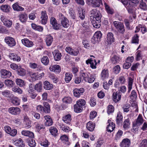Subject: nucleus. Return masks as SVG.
Instances as JSON below:
<instances>
[{
    "label": "nucleus",
    "mask_w": 147,
    "mask_h": 147,
    "mask_svg": "<svg viewBox=\"0 0 147 147\" xmlns=\"http://www.w3.org/2000/svg\"><path fill=\"white\" fill-rule=\"evenodd\" d=\"M89 74H90L88 73L82 72L80 73V76L85 81L92 83L94 82L96 77L94 74H91L89 77Z\"/></svg>",
    "instance_id": "f257e3e1"
},
{
    "label": "nucleus",
    "mask_w": 147,
    "mask_h": 147,
    "mask_svg": "<svg viewBox=\"0 0 147 147\" xmlns=\"http://www.w3.org/2000/svg\"><path fill=\"white\" fill-rule=\"evenodd\" d=\"M114 26L117 31L120 33L123 34L125 32V28L123 23L117 21L113 22Z\"/></svg>",
    "instance_id": "f03ea898"
},
{
    "label": "nucleus",
    "mask_w": 147,
    "mask_h": 147,
    "mask_svg": "<svg viewBox=\"0 0 147 147\" xmlns=\"http://www.w3.org/2000/svg\"><path fill=\"white\" fill-rule=\"evenodd\" d=\"M58 17L59 20L61 21V23L63 27L67 28L68 27L69 25L67 18L61 13H59Z\"/></svg>",
    "instance_id": "7ed1b4c3"
},
{
    "label": "nucleus",
    "mask_w": 147,
    "mask_h": 147,
    "mask_svg": "<svg viewBox=\"0 0 147 147\" xmlns=\"http://www.w3.org/2000/svg\"><path fill=\"white\" fill-rule=\"evenodd\" d=\"M101 16L99 15L97 16V17L91 19L92 20V23L94 28H98L100 27L101 24L100 19Z\"/></svg>",
    "instance_id": "20e7f679"
},
{
    "label": "nucleus",
    "mask_w": 147,
    "mask_h": 147,
    "mask_svg": "<svg viewBox=\"0 0 147 147\" xmlns=\"http://www.w3.org/2000/svg\"><path fill=\"white\" fill-rule=\"evenodd\" d=\"M102 35V34L100 31L96 32L91 39V41L92 43L94 44L100 41Z\"/></svg>",
    "instance_id": "39448f33"
},
{
    "label": "nucleus",
    "mask_w": 147,
    "mask_h": 147,
    "mask_svg": "<svg viewBox=\"0 0 147 147\" xmlns=\"http://www.w3.org/2000/svg\"><path fill=\"white\" fill-rule=\"evenodd\" d=\"M5 42L11 47H13L16 45V42L14 39L11 37L7 36L4 39Z\"/></svg>",
    "instance_id": "423d86ee"
},
{
    "label": "nucleus",
    "mask_w": 147,
    "mask_h": 147,
    "mask_svg": "<svg viewBox=\"0 0 147 147\" xmlns=\"http://www.w3.org/2000/svg\"><path fill=\"white\" fill-rule=\"evenodd\" d=\"M41 23L42 24L45 25L46 24L48 19L46 11L45 10L42 11L41 13Z\"/></svg>",
    "instance_id": "0eeeda50"
},
{
    "label": "nucleus",
    "mask_w": 147,
    "mask_h": 147,
    "mask_svg": "<svg viewBox=\"0 0 147 147\" xmlns=\"http://www.w3.org/2000/svg\"><path fill=\"white\" fill-rule=\"evenodd\" d=\"M22 44L27 47H31L33 46L34 44L31 40L26 38H24L21 40Z\"/></svg>",
    "instance_id": "6e6552de"
},
{
    "label": "nucleus",
    "mask_w": 147,
    "mask_h": 147,
    "mask_svg": "<svg viewBox=\"0 0 147 147\" xmlns=\"http://www.w3.org/2000/svg\"><path fill=\"white\" fill-rule=\"evenodd\" d=\"M49 69L51 71L57 73H60L61 71L60 66L58 65H51L50 66Z\"/></svg>",
    "instance_id": "1a4fd4ad"
},
{
    "label": "nucleus",
    "mask_w": 147,
    "mask_h": 147,
    "mask_svg": "<svg viewBox=\"0 0 147 147\" xmlns=\"http://www.w3.org/2000/svg\"><path fill=\"white\" fill-rule=\"evenodd\" d=\"M1 77L6 78H9L11 75V73L5 69H2L1 71Z\"/></svg>",
    "instance_id": "9d476101"
},
{
    "label": "nucleus",
    "mask_w": 147,
    "mask_h": 147,
    "mask_svg": "<svg viewBox=\"0 0 147 147\" xmlns=\"http://www.w3.org/2000/svg\"><path fill=\"white\" fill-rule=\"evenodd\" d=\"M8 111L12 115H16L20 113V109L18 107H11L9 109Z\"/></svg>",
    "instance_id": "9b49d317"
},
{
    "label": "nucleus",
    "mask_w": 147,
    "mask_h": 147,
    "mask_svg": "<svg viewBox=\"0 0 147 147\" xmlns=\"http://www.w3.org/2000/svg\"><path fill=\"white\" fill-rule=\"evenodd\" d=\"M73 91L74 96L77 97H79L84 92V89L83 88H81L80 89H75Z\"/></svg>",
    "instance_id": "f8f14e48"
},
{
    "label": "nucleus",
    "mask_w": 147,
    "mask_h": 147,
    "mask_svg": "<svg viewBox=\"0 0 147 147\" xmlns=\"http://www.w3.org/2000/svg\"><path fill=\"white\" fill-rule=\"evenodd\" d=\"M86 63L87 64H90V67L93 69H95L96 68V65L97 64L96 60L95 59L90 58L88 59L86 61Z\"/></svg>",
    "instance_id": "ddd939ff"
},
{
    "label": "nucleus",
    "mask_w": 147,
    "mask_h": 147,
    "mask_svg": "<svg viewBox=\"0 0 147 147\" xmlns=\"http://www.w3.org/2000/svg\"><path fill=\"white\" fill-rule=\"evenodd\" d=\"M115 39L113 34L111 32H109L107 34L106 41L109 44H111L114 42Z\"/></svg>",
    "instance_id": "4468645a"
},
{
    "label": "nucleus",
    "mask_w": 147,
    "mask_h": 147,
    "mask_svg": "<svg viewBox=\"0 0 147 147\" xmlns=\"http://www.w3.org/2000/svg\"><path fill=\"white\" fill-rule=\"evenodd\" d=\"M144 119H143L142 115L140 114L139 115L137 119L135 120V121L133 122L136 125L140 126L144 122Z\"/></svg>",
    "instance_id": "2eb2a0df"
},
{
    "label": "nucleus",
    "mask_w": 147,
    "mask_h": 147,
    "mask_svg": "<svg viewBox=\"0 0 147 147\" xmlns=\"http://www.w3.org/2000/svg\"><path fill=\"white\" fill-rule=\"evenodd\" d=\"M24 127L26 129L29 128L31 127V121L29 120L28 117L24 116Z\"/></svg>",
    "instance_id": "dca6fc26"
},
{
    "label": "nucleus",
    "mask_w": 147,
    "mask_h": 147,
    "mask_svg": "<svg viewBox=\"0 0 147 147\" xmlns=\"http://www.w3.org/2000/svg\"><path fill=\"white\" fill-rule=\"evenodd\" d=\"M62 120L65 123L70 124L71 121V115L68 114L64 115L62 117Z\"/></svg>",
    "instance_id": "f3484780"
},
{
    "label": "nucleus",
    "mask_w": 147,
    "mask_h": 147,
    "mask_svg": "<svg viewBox=\"0 0 147 147\" xmlns=\"http://www.w3.org/2000/svg\"><path fill=\"white\" fill-rule=\"evenodd\" d=\"M54 59L56 61H58L61 59L62 56L61 53L58 50H55L53 52Z\"/></svg>",
    "instance_id": "a211bd4d"
},
{
    "label": "nucleus",
    "mask_w": 147,
    "mask_h": 147,
    "mask_svg": "<svg viewBox=\"0 0 147 147\" xmlns=\"http://www.w3.org/2000/svg\"><path fill=\"white\" fill-rule=\"evenodd\" d=\"M130 144V141L127 138L123 139L120 143L121 147H129Z\"/></svg>",
    "instance_id": "6ab92c4d"
},
{
    "label": "nucleus",
    "mask_w": 147,
    "mask_h": 147,
    "mask_svg": "<svg viewBox=\"0 0 147 147\" xmlns=\"http://www.w3.org/2000/svg\"><path fill=\"white\" fill-rule=\"evenodd\" d=\"M108 123L109 124L107 127V131L111 132H112L115 127V125L114 123L111 122V120H108Z\"/></svg>",
    "instance_id": "aec40b11"
},
{
    "label": "nucleus",
    "mask_w": 147,
    "mask_h": 147,
    "mask_svg": "<svg viewBox=\"0 0 147 147\" xmlns=\"http://www.w3.org/2000/svg\"><path fill=\"white\" fill-rule=\"evenodd\" d=\"M45 121V124L46 126H49L52 125L53 121L50 116L45 115L44 117Z\"/></svg>",
    "instance_id": "412c9836"
},
{
    "label": "nucleus",
    "mask_w": 147,
    "mask_h": 147,
    "mask_svg": "<svg viewBox=\"0 0 147 147\" xmlns=\"http://www.w3.org/2000/svg\"><path fill=\"white\" fill-rule=\"evenodd\" d=\"M127 8L128 12L129 13H132L133 12V6L134 4L129 1L128 3L126 4H124Z\"/></svg>",
    "instance_id": "4be33fe9"
},
{
    "label": "nucleus",
    "mask_w": 147,
    "mask_h": 147,
    "mask_svg": "<svg viewBox=\"0 0 147 147\" xmlns=\"http://www.w3.org/2000/svg\"><path fill=\"white\" fill-rule=\"evenodd\" d=\"M113 100L115 102H118L121 99L120 94L118 92L113 93Z\"/></svg>",
    "instance_id": "5701e85b"
},
{
    "label": "nucleus",
    "mask_w": 147,
    "mask_h": 147,
    "mask_svg": "<svg viewBox=\"0 0 147 147\" xmlns=\"http://www.w3.org/2000/svg\"><path fill=\"white\" fill-rule=\"evenodd\" d=\"M29 66L30 68L33 69H35L37 71H41L43 69L42 67L37 65L35 63H30Z\"/></svg>",
    "instance_id": "b1692460"
},
{
    "label": "nucleus",
    "mask_w": 147,
    "mask_h": 147,
    "mask_svg": "<svg viewBox=\"0 0 147 147\" xmlns=\"http://www.w3.org/2000/svg\"><path fill=\"white\" fill-rule=\"evenodd\" d=\"M22 135L33 138H34V134L31 131L28 130H23L21 132Z\"/></svg>",
    "instance_id": "393cba45"
},
{
    "label": "nucleus",
    "mask_w": 147,
    "mask_h": 147,
    "mask_svg": "<svg viewBox=\"0 0 147 147\" xmlns=\"http://www.w3.org/2000/svg\"><path fill=\"white\" fill-rule=\"evenodd\" d=\"M9 56V58L13 60L14 61H19L21 60V58L20 57L13 53H10Z\"/></svg>",
    "instance_id": "a878e982"
},
{
    "label": "nucleus",
    "mask_w": 147,
    "mask_h": 147,
    "mask_svg": "<svg viewBox=\"0 0 147 147\" xmlns=\"http://www.w3.org/2000/svg\"><path fill=\"white\" fill-rule=\"evenodd\" d=\"M101 78L102 80H104L108 78L109 76V71L107 69H103L101 73Z\"/></svg>",
    "instance_id": "bb28decb"
},
{
    "label": "nucleus",
    "mask_w": 147,
    "mask_h": 147,
    "mask_svg": "<svg viewBox=\"0 0 147 147\" xmlns=\"http://www.w3.org/2000/svg\"><path fill=\"white\" fill-rule=\"evenodd\" d=\"M44 88L46 90H51L53 88L52 84L47 80L45 81L43 83Z\"/></svg>",
    "instance_id": "cd10ccee"
},
{
    "label": "nucleus",
    "mask_w": 147,
    "mask_h": 147,
    "mask_svg": "<svg viewBox=\"0 0 147 147\" xmlns=\"http://www.w3.org/2000/svg\"><path fill=\"white\" fill-rule=\"evenodd\" d=\"M90 13L91 15L90 16L91 19L97 17V16L99 15L100 16H101L100 13L95 9L92 10L90 11Z\"/></svg>",
    "instance_id": "c85d7f7f"
},
{
    "label": "nucleus",
    "mask_w": 147,
    "mask_h": 147,
    "mask_svg": "<svg viewBox=\"0 0 147 147\" xmlns=\"http://www.w3.org/2000/svg\"><path fill=\"white\" fill-rule=\"evenodd\" d=\"M86 127L88 130L92 131L94 130L95 127L94 123L92 121H89L87 123Z\"/></svg>",
    "instance_id": "c756f323"
},
{
    "label": "nucleus",
    "mask_w": 147,
    "mask_h": 147,
    "mask_svg": "<svg viewBox=\"0 0 147 147\" xmlns=\"http://www.w3.org/2000/svg\"><path fill=\"white\" fill-rule=\"evenodd\" d=\"M139 7L141 10L145 11L147 10V4L146 3L142 0L140 2Z\"/></svg>",
    "instance_id": "7c9ffc66"
},
{
    "label": "nucleus",
    "mask_w": 147,
    "mask_h": 147,
    "mask_svg": "<svg viewBox=\"0 0 147 147\" xmlns=\"http://www.w3.org/2000/svg\"><path fill=\"white\" fill-rule=\"evenodd\" d=\"M13 9L17 11H22L24 9V8L19 6L17 3L13 4L12 6Z\"/></svg>",
    "instance_id": "2f4dec72"
},
{
    "label": "nucleus",
    "mask_w": 147,
    "mask_h": 147,
    "mask_svg": "<svg viewBox=\"0 0 147 147\" xmlns=\"http://www.w3.org/2000/svg\"><path fill=\"white\" fill-rule=\"evenodd\" d=\"M78 13L79 14V17L82 20L84 19L85 17V11L81 7H78Z\"/></svg>",
    "instance_id": "473e14b6"
},
{
    "label": "nucleus",
    "mask_w": 147,
    "mask_h": 147,
    "mask_svg": "<svg viewBox=\"0 0 147 147\" xmlns=\"http://www.w3.org/2000/svg\"><path fill=\"white\" fill-rule=\"evenodd\" d=\"M49 130L51 134L53 136H56L58 134V130L57 128L53 126L50 127Z\"/></svg>",
    "instance_id": "72a5a7b5"
},
{
    "label": "nucleus",
    "mask_w": 147,
    "mask_h": 147,
    "mask_svg": "<svg viewBox=\"0 0 147 147\" xmlns=\"http://www.w3.org/2000/svg\"><path fill=\"white\" fill-rule=\"evenodd\" d=\"M16 84L20 87H24L26 85V82L21 79H17L16 80Z\"/></svg>",
    "instance_id": "f704fd0d"
},
{
    "label": "nucleus",
    "mask_w": 147,
    "mask_h": 147,
    "mask_svg": "<svg viewBox=\"0 0 147 147\" xmlns=\"http://www.w3.org/2000/svg\"><path fill=\"white\" fill-rule=\"evenodd\" d=\"M121 60L120 57L116 55H113L111 58V61L113 64L119 63Z\"/></svg>",
    "instance_id": "c9c22d12"
},
{
    "label": "nucleus",
    "mask_w": 147,
    "mask_h": 147,
    "mask_svg": "<svg viewBox=\"0 0 147 147\" xmlns=\"http://www.w3.org/2000/svg\"><path fill=\"white\" fill-rule=\"evenodd\" d=\"M17 74L18 75L21 76H24L26 74V71L20 66H19L17 69Z\"/></svg>",
    "instance_id": "e433bc0d"
},
{
    "label": "nucleus",
    "mask_w": 147,
    "mask_h": 147,
    "mask_svg": "<svg viewBox=\"0 0 147 147\" xmlns=\"http://www.w3.org/2000/svg\"><path fill=\"white\" fill-rule=\"evenodd\" d=\"M19 16L20 20L22 22H25L28 18V16L25 13L20 14Z\"/></svg>",
    "instance_id": "4c0bfd02"
},
{
    "label": "nucleus",
    "mask_w": 147,
    "mask_h": 147,
    "mask_svg": "<svg viewBox=\"0 0 147 147\" xmlns=\"http://www.w3.org/2000/svg\"><path fill=\"white\" fill-rule=\"evenodd\" d=\"M73 77V75L70 73H66L65 74V80L67 83L69 82Z\"/></svg>",
    "instance_id": "58836bf2"
},
{
    "label": "nucleus",
    "mask_w": 147,
    "mask_h": 147,
    "mask_svg": "<svg viewBox=\"0 0 147 147\" xmlns=\"http://www.w3.org/2000/svg\"><path fill=\"white\" fill-rule=\"evenodd\" d=\"M43 105L44 108V112L45 113H49L50 111V107L49 104L47 102H44Z\"/></svg>",
    "instance_id": "ea45409f"
},
{
    "label": "nucleus",
    "mask_w": 147,
    "mask_h": 147,
    "mask_svg": "<svg viewBox=\"0 0 147 147\" xmlns=\"http://www.w3.org/2000/svg\"><path fill=\"white\" fill-rule=\"evenodd\" d=\"M29 74L33 81H35L36 80H38V73H37L30 72L29 73Z\"/></svg>",
    "instance_id": "a19ab883"
},
{
    "label": "nucleus",
    "mask_w": 147,
    "mask_h": 147,
    "mask_svg": "<svg viewBox=\"0 0 147 147\" xmlns=\"http://www.w3.org/2000/svg\"><path fill=\"white\" fill-rule=\"evenodd\" d=\"M123 117L122 113L119 111L117 113V116L116 119V122L117 124L122 123L123 120Z\"/></svg>",
    "instance_id": "79ce46f5"
},
{
    "label": "nucleus",
    "mask_w": 147,
    "mask_h": 147,
    "mask_svg": "<svg viewBox=\"0 0 147 147\" xmlns=\"http://www.w3.org/2000/svg\"><path fill=\"white\" fill-rule=\"evenodd\" d=\"M53 39L52 37L50 35L47 36L45 39V42L47 46H49L51 45L53 41Z\"/></svg>",
    "instance_id": "37998d69"
},
{
    "label": "nucleus",
    "mask_w": 147,
    "mask_h": 147,
    "mask_svg": "<svg viewBox=\"0 0 147 147\" xmlns=\"http://www.w3.org/2000/svg\"><path fill=\"white\" fill-rule=\"evenodd\" d=\"M130 119L128 118L125 120L123 122V127L124 129H127L130 127Z\"/></svg>",
    "instance_id": "c03bdc74"
},
{
    "label": "nucleus",
    "mask_w": 147,
    "mask_h": 147,
    "mask_svg": "<svg viewBox=\"0 0 147 147\" xmlns=\"http://www.w3.org/2000/svg\"><path fill=\"white\" fill-rule=\"evenodd\" d=\"M41 82H39L36 84L34 86V89L38 92H40L42 89V85Z\"/></svg>",
    "instance_id": "a18cd8bd"
},
{
    "label": "nucleus",
    "mask_w": 147,
    "mask_h": 147,
    "mask_svg": "<svg viewBox=\"0 0 147 147\" xmlns=\"http://www.w3.org/2000/svg\"><path fill=\"white\" fill-rule=\"evenodd\" d=\"M32 28L36 30L39 32H42L43 30V28L40 26H37L34 24H32L31 25Z\"/></svg>",
    "instance_id": "49530a36"
},
{
    "label": "nucleus",
    "mask_w": 147,
    "mask_h": 147,
    "mask_svg": "<svg viewBox=\"0 0 147 147\" xmlns=\"http://www.w3.org/2000/svg\"><path fill=\"white\" fill-rule=\"evenodd\" d=\"M49 77L55 83H56L58 81V80L57 77L54 74L50 73L49 75Z\"/></svg>",
    "instance_id": "de8ad7c7"
},
{
    "label": "nucleus",
    "mask_w": 147,
    "mask_h": 147,
    "mask_svg": "<svg viewBox=\"0 0 147 147\" xmlns=\"http://www.w3.org/2000/svg\"><path fill=\"white\" fill-rule=\"evenodd\" d=\"M12 90L14 92L17 93L19 94H22L23 90L17 86H14L12 88Z\"/></svg>",
    "instance_id": "09e8293b"
},
{
    "label": "nucleus",
    "mask_w": 147,
    "mask_h": 147,
    "mask_svg": "<svg viewBox=\"0 0 147 147\" xmlns=\"http://www.w3.org/2000/svg\"><path fill=\"white\" fill-rule=\"evenodd\" d=\"M10 8V6L7 5H2L0 7V9L2 11L6 12H9Z\"/></svg>",
    "instance_id": "8fccbe9b"
},
{
    "label": "nucleus",
    "mask_w": 147,
    "mask_h": 147,
    "mask_svg": "<svg viewBox=\"0 0 147 147\" xmlns=\"http://www.w3.org/2000/svg\"><path fill=\"white\" fill-rule=\"evenodd\" d=\"M15 144L19 147H24L25 146L23 141L21 138H19L17 140Z\"/></svg>",
    "instance_id": "3c124183"
},
{
    "label": "nucleus",
    "mask_w": 147,
    "mask_h": 147,
    "mask_svg": "<svg viewBox=\"0 0 147 147\" xmlns=\"http://www.w3.org/2000/svg\"><path fill=\"white\" fill-rule=\"evenodd\" d=\"M100 4H102V0H95L91 5L94 7H99Z\"/></svg>",
    "instance_id": "603ef678"
},
{
    "label": "nucleus",
    "mask_w": 147,
    "mask_h": 147,
    "mask_svg": "<svg viewBox=\"0 0 147 147\" xmlns=\"http://www.w3.org/2000/svg\"><path fill=\"white\" fill-rule=\"evenodd\" d=\"M27 143L28 145L31 147H35L36 145L35 140L32 139L28 140Z\"/></svg>",
    "instance_id": "864d4df0"
},
{
    "label": "nucleus",
    "mask_w": 147,
    "mask_h": 147,
    "mask_svg": "<svg viewBox=\"0 0 147 147\" xmlns=\"http://www.w3.org/2000/svg\"><path fill=\"white\" fill-rule=\"evenodd\" d=\"M11 100L12 103L14 105H20V100L18 97L15 96L12 97Z\"/></svg>",
    "instance_id": "5fc2aeb1"
},
{
    "label": "nucleus",
    "mask_w": 147,
    "mask_h": 147,
    "mask_svg": "<svg viewBox=\"0 0 147 147\" xmlns=\"http://www.w3.org/2000/svg\"><path fill=\"white\" fill-rule=\"evenodd\" d=\"M62 100L63 102L67 104H70L71 103L72 101V99L69 96L64 97L63 99Z\"/></svg>",
    "instance_id": "6e6d98bb"
},
{
    "label": "nucleus",
    "mask_w": 147,
    "mask_h": 147,
    "mask_svg": "<svg viewBox=\"0 0 147 147\" xmlns=\"http://www.w3.org/2000/svg\"><path fill=\"white\" fill-rule=\"evenodd\" d=\"M83 108L76 104L74 105V111L76 113H80L82 111Z\"/></svg>",
    "instance_id": "4d7b16f0"
},
{
    "label": "nucleus",
    "mask_w": 147,
    "mask_h": 147,
    "mask_svg": "<svg viewBox=\"0 0 147 147\" xmlns=\"http://www.w3.org/2000/svg\"><path fill=\"white\" fill-rule=\"evenodd\" d=\"M133 82V79L131 77L129 78L128 82V92H129L132 89V86Z\"/></svg>",
    "instance_id": "13d9d810"
},
{
    "label": "nucleus",
    "mask_w": 147,
    "mask_h": 147,
    "mask_svg": "<svg viewBox=\"0 0 147 147\" xmlns=\"http://www.w3.org/2000/svg\"><path fill=\"white\" fill-rule=\"evenodd\" d=\"M41 61L42 63L45 65H47L49 62V58L47 56L43 57L41 59Z\"/></svg>",
    "instance_id": "bf43d9fd"
},
{
    "label": "nucleus",
    "mask_w": 147,
    "mask_h": 147,
    "mask_svg": "<svg viewBox=\"0 0 147 147\" xmlns=\"http://www.w3.org/2000/svg\"><path fill=\"white\" fill-rule=\"evenodd\" d=\"M3 23V24L6 27L10 28L12 24V21L7 19Z\"/></svg>",
    "instance_id": "052dcab7"
},
{
    "label": "nucleus",
    "mask_w": 147,
    "mask_h": 147,
    "mask_svg": "<svg viewBox=\"0 0 147 147\" xmlns=\"http://www.w3.org/2000/svg\"><path fill=\"white\" fill-rule=\"evenodd\" d=\"M9 30L3 26L0 25V33L7 34L9 33Z\"/></svg>",
    "instance_id": "680f3d73"
},
{
    "label": "nucleus",
    "mask_w": 147,
    "mask_h": 147,
    "mask_svg": "<svg viewBox=\"0 0 147 147\" xmlns=\"http://www.w3.org/2000/svg\"><path fill=\"white\" fill-rule=\"evenodd\" d=\"M104 4L107 12L110 14H112L113 13V10L110 8L109 5L105 2L104 3Z\"/></svg>",
    "instance_id": "e2e57ef3"
},
{
    "label": "nucleus",
    "mask_w": 147,
    "mask_h": 147,
    "mask_svg": "<svg viewBox=\"0 0 147 147\" xmlns=\"http://www.w3.org/2000/svg\"><path fill=\"white\" fill-rule=\"evenodd\" d=\"M114 111V108L113 106L111 105H109L107 107V113L108 114H110L113 113Z\"/></svg>",
    "instance_id": "0e129e2a"
},
{
    "label": "nucleus",
    "mask_w": 147,
    "mask_h": 147,
    "mask_svg": "<svg viewBox=\"0 0 147 147\" xmlns=\"http://www.w3.org/2000/svg\"><path fill=\"white\" fill-rule=\"evenodd\" d=\"M86 104V101L84 99H80L77 101L76 104L78 105L81 106V107H82L83 106H84Z\"/></svg>",
    "instance_id": "69168bd1"
},
{
    "label": "nucleus",
    "mask_w": 147,
    "mask_h": 147,
    "mask_svg": "<svg viewBox=\"0 0 147 147\" xmlns=\"http://www.w3.org/2000/svg\"><path fill=\"white\" fill-rule=\"evenodd\" d=\"M121 70V68L119 65H117L114 67L113 69V72L115 74H118Z\"/></svg>",
    "instance_id": "338daca9"
},
{
    "label": "nucleus",
    "mask_w": 147,
    "mask_h": 147,
    "mask_svg": "<svg viewBox=\"0 0 147 147\" xmlns=\"http://www.w3.org/2000/svg\"><path fill=\"white\" fill-rule=\"evenodd\" d=\"M139 147H147V139L143 140Z\"/></svg>",
    "instance_id": "774afa93"
}]
</instances>
